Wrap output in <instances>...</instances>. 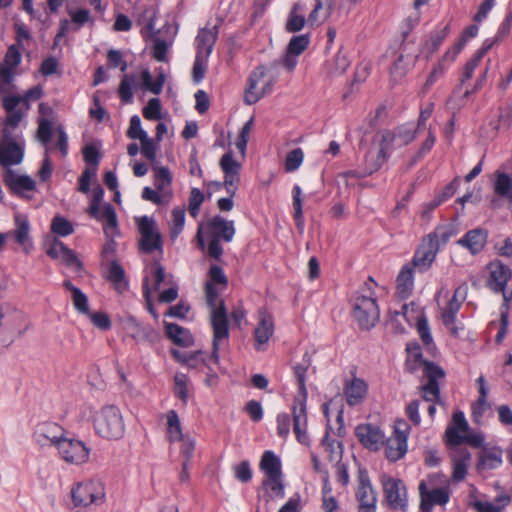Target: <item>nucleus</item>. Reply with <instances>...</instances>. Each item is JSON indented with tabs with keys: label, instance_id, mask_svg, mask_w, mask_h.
<instances>
[{
	"label": "nucleus",
	"instance_id": "1",
	"mask_svg": "<svg viewBox=\"0 0 512 512\" xmlns=\"http://www.w3.org/2000/svg\"><path fill=\"white\" fill-rule=\"evenodd\" d=\"M234 222L226 220L220 215L209 219L205 224H200L197 231V241L201 248L204 247L203 234L210 239L208 245V255L211 258L220 260L223 254L221 241L231 242L235 235Z\"/></svg>",
	"mask_w": 512,
	"mask_h": 512
},
{
	"label": "nucleus",
	"instance_id": "21",
	"mask_svg": "<svg viewBox=\"0 0 512 512\" xmlns=\"http://www.w3.org/2000/svg\"><path fill=\"white\" fill-rule=\"evenodd\" d=\"M23 48L17 45H10L5 54L4 62L0 67V94L7 90L14 77V69L21 62V50Z\"/></svg>",
	"mask_w": 512,
	"mask_h": 512
},
{
	"label": "nucleus",
	"instance_id": "30",
	"mask_svg": "<svg viewBox=\"0 0 512 512\" xmlns=\"http://www.w3.org/2000/svg\"><path fill=\"white\" fill-rule=\"evenodd\" d=\"M488 232L483 228L472 229L457 241V244L476 255L483 250L487 243Z\"/></svg>",
	"mask_w": 512,
	"mask_h": 512
},
{
	"label": "nucleus",
	"instance_id": "12",
	"mask_svg": "<svg viewBox=\"0 0 512 512\" xmlns=\"http://www.w3.org/2000/svg\"><path fill=\"white\" fill-rule=\"evenodd\" d=\"M71 496L74 505L78 507L101 505L105 501L104 485L98 479L85 480L72 489Z\"/></svg>",
	"mask_w": 512,
	"mask_h": 512
},
{
	"label": "nucleus",
	"instance_id": "60",
	"mask_svg": "<svg viewBox=\"0 0 512 512\" xmlns=\"http://www.w3.org/2000/svg\"><path fill=\"white\" fill-rule=\"evenodd\" d=\"M309 43L310 39L307 34L293 36L288 43L287 50H289V53L299 56L308 48Z\"/></svg>",
	"mask_w": 512,
	"mask_h": 512
},
{
	"label": "nucleus",
	"instance_id": "4",
	"mask_svg": "<svg viewBox=\"0 0 512 512\" xmlns=\"http://www.w3.org/2000/svg\"><path fill=\"white\" fill-rule=\"evenodd\" d=\"M220 291L213 283L205 284V296L211 309V325L213 328L212 359L219 360V344L229 336L228 317L223 300L219 299Z\"/></svg>",
	"mask_w": 512,
	"mask_h": 512
},
{
	"label": "nucleus",
	"instance_id": "15",
	"mask_svg": "<svg viewBox=\"0 0 512 512\" xmlns=\"http://www.w3.org/2000/svg\"><path fill=\"white\" fill-rule=\"evenodd\" d=\"M157 19V10L151 7L143 11L138 22L141 26V35L152 45L153 58L160 61V30L156 28Z\"/></svg>",
	"mask_w": 512,
	"mask_h": 512
},
{
	"label": "nucleus",
	"instance_id": "40",
	"mask_svg": "<svg viewBox=\"0 0 512 512\" xmlns=\"http://www.w3.org/2000/svg\"><path fill=\"white\" fill-rule=\"evenodd\" d=\"M179 25L172 19L171 22L167 21L164 28H162V62H168V52L173 45L174 39L178 33Z\"/></svg>",
	"mask_w": 512,
	"mask_h": 512
},
{
	"label": "nucleus",
	"instance_id": "55",
	"mask_svg": "<svg viewBox=\"0 0 512 512\" xmlns=\"http://www.w3.org/2000/svg\"><path fill=\"white\" fill-rule=\"evenodd\" d=\"M411 61L406 59L401 53L397 56L390 68V74L393 81L397 82L406 74Z\"/></svg>",
	"mask_w": 512,
	"mask_h": 512
},
{
	"label": "nucleus",
	"instance_id": "59",
	"mask_svg": "<svg viewBox=\"0 0 512 512\" xmlns=\"http://www.w3.org/2000/svg\"><path fill=\"white\" fill-rule=\"evenodd\" d=\"M208 58L209 57L196 54L192 69V79L194 83L198 84L204 79L207 71Z\"/></svg>",
	"mask_w": 512,
	"mask_h": 512
},
{
	"label": "nucleus",
	"instance_id": "50",
	"mask_svg": "<svg viewBox=\"0 0 512 512\" xmlns=\"http://www.w3.org/2000/svg\"><path fill=\"white\" fill-rule=\"evenodd\" d=\"M185 208L175 207L172 210L171 220L169 221L170 238L174 241L183 231L185 224Z\"/></svg>",
	"mask_w": 512,
	"mask_h": 512
},
{
	"label": "nucleus",
	"instance_id": "26",
	"mask_svg": "<svg viewBox=\"0 0 512 512\" xmlns=\"http://www.w3.org/2000/svg\"><path fill=\"white\" fill-rule=\"evenodd\" d=\"M259 322L254 330L255 349L264 350V345L269 341L274 333V322L272 315L265 309L258 311Z\"/></svg>",
	"mask_w": 512,
	"mask_h": 512
},
{
	"label": "nucleus",
	"instance_id": "62",
	"mask_svg": "<svg viewBox=\"0 0 512 512\" xmlns=\"http://www.w3.org/2000/svg\"><path fill=\"white\" fill-rule=\"evenodd\" d=\"M304 153L301 148H295L290 151L285 160V170L288 172L295 171L302 164Z\"/></svg>",
	"mask_w": 512,
	"mask_h": 512
},
{
	"label": "nucleus",
	"instance_id": "36",
	"mask_svg": "<svg viewBox=\"0 0 512 512\" xmlns=\"http://www.w3.org/2000/svg\"><path fill=\"white\" fill-rule=\"evenodd\" d=\"M166 337L175 345L189 347L194 343V338L190 331L178 324L164 322Z\"/></svg>",
	"mask_w": 512,
	"mask_h": 512
},
{
	"label": "nucleus",
	"instance_id": "9",
	"mask_svg": "<svg viewBox=\"0 0 512 512\" xmlns=\"http://www.w3.org/2000/svg\"><path fill=\"white\" fill-rule=\"evenodd\" d=\"M142 292L146 309L157 319V304L160 303V263L156 260L145 264Z\"/></svg>",
	"mask_w": 512,
	"mask_h": 512
},
{
	"label": "nucleus",
	"instance_id": "49",
	"mask_svg": "<svg viewBox=\"0 0 512 512\" xmlns=\"http://www.w3.org/2000/svg\"><path fill=\"white\" fill-rule=\"evenodd\" d=\"M190 380L187 375L183 373H176L174 376V395L177 397L183 405L187 404L189 391H190Z\"/></svg>",
	"mask_w": 512,
	"mask_h": 512
},
{
	"label": "nucleus",
	"instance_id": "34",
	"mask_svg": "<svg viewBox=\"0 0 512 512\" xmlns=\"http://www.w3.org/2000/svg\"><path fill=\"white\" fill-rule=\"evenodd\" d=\"M470 460L471 454L467 448L458 447L452 451L454 481L459 482L465 479Z\"/></svg>",
	"mask_w": 512,
	"mask_h": 512
},
{
	"label": "nucleus",
	"instance_id": "56",
	"mask_svg": "<svg viewBox=\"0 0 512 512\" xmlns=\"http://www.w3.org/2000/svg\"><path fill=\"white\" fill-rule=\"evenodd\" d=\"M455 234L456 231L452 227H439L434 232L428 234L426 238L435 242L439 249L440 245L446 244Z\"/></svg>",
	"mask_w": 512,
	"mask_h": 512
},
{
	"label": "nucleus",
	"instance_id": "29",
	"mask_svg": "<svg viewBox=\"0 0 512 512\" xmlns=\"http://www.w3.org/2000/svg\"><path fill=\"white\" fill-rule=\"evenodd\" d=\"M218 38V25L201 28L196 36V54L209 57Z\"/></svg>",
	"mask_w": 512,
	"mask_h": 512
},
{
	"label": "nucleus",
	"instance_id": "51",
	"mask_svg": "<svg viewBox=\"0 0 512 512\" xmlns=\"http://www.w3.org/2000/svg\"><path fill=\"white\" fill-rule=\"evenodd\" d=\"M449 33V26H445L441 30L433 31L423 44V49L428 52L429 55L433 54L438 50L444 39Z\"/></svg>",
	"mask_w": 512,
	"mask_h": 512
},
{
	"label": "nucleus",
	"instance_id": "24",
	"mask_svg": "<svg viewBox=\"0 0 512 512\" xmlns=\"http://www.w3.org/2000/svg\"><path fill=\"white\" fill-rule=\"evenodd\" d=\"M438 251L437 244L425 237L414 254L412 266L420 272L427 271L434 262Z\"/></svg>",
	"mask_w": 512,
	"mask_h": 512
},
{
	"label": "nucleus",
	"instance_id": "8",
	"mask_svg": "<svg viewBox=\"0 0 512 512\" xmlns=\"http://www.w3.org/2000/svg\"><path fill=\"white\" fill-rule=\"evenodd\" d=\"M132 87L154 94L160 93V75L153 78L148 68H141L138 72L126 74L119 86V96L124 103L132 101Z\"/></svg>",
	"mask_w": 512,
	"mask_h": 512
},
{
	"label": "nucleus",
	"instance_id": "33",
	"mask_svg": "<svg viewBox=\"0 0 512 512\" xmlns=\"http://www.w3.org/2000/svg\"><path fill=\"white\" fill-rule=\"evenodd\" d=\"M462 287H458L454 291L453 297L449 300L446 307L442 311V322L450 329L451 335L459 336V328L455 326L456 315L461 307V301L457 299L460 295Z\"/></svg>",
	"mask_w": 512,
	"mask_h": 512
},
{
	"label": "nucleus",
	"instance_id": "7",
	"mask_svg": "<svg viewBox=\"0 0 512 512\" xmlns=\"http://www.w3.org/2000/svg\"><path fill=\"white\" fill-rule=\"evenodd\" d=\"M219 165L224 173V186L229 196L220 198L217 207L222 212H228L234 207L233 197L240 185L241 163L233 157L232 152H228L221 157Z\"/></svg>",
	"mask_w": 512,
	"mask_h": 512
},
{
	"label": "nucleus",
	"instance_id": "16",
	"mask_svg": "<svg viewBox=\"0 0 512 512\" xmlns=\"http://www.w3.org/2000/svg\"><path fill=\"white\" fill-rule=\"evenodd\" d=\"M56 449L60 458L68 464L81 465L89 460L90 449L78 439L65 436Z\"/></svg>",
	"mask_w": 512,
	"mask_h": 512
},
{
	"label": "nucleus",
	"instance_id": "3",
	"mask_svg": "<svg viewBox=\"0 0 512 512\" xmlns=\"http://www.w3.org/2000/svg\"><path fill=\"white\" fill-rule=\"evenodd\" d=\"M8 90L0 94L2 107L7 114L4 124L5 139L11 137L10 128L15 129L30 110V101L37 100L42 96V89L39 86L27 90L23 96L9 94Z\"/></svg>",
	"mask_w": 512,
	"mask_h": 512
},
{
	"label": "nucleus",
	"instance_id": "57",
	"mask_svg": "<svg viewBox=\"0 0 512 512\" xmlns=\"http://www.w3.org/2000/svg\"><path fill=\"white\" fill-rule=\"evenodd\" d=\"M466 432H461L457 427H447L445 431V442L452 449L461 447L465 442Z\"/></svg>",
	"mask_w": 512,
	"mask_h": 512
},
{
	"label": "nucleus",
	"instance_id": "11",
	"mask_svg": "<svg viewBox=\"0 0 512 512\" xmlns=\"http://www.w3.org/2000/svg\"><path fill=\"white\" fill-rule=\"evenodd\" d=\"M383 503L392 511L407 512L408 495L404 482L388 475L381 476Z\"/></svg>",
	"mask_w": 512,
	"mask_h": 512
},
{
	"label": "nucleus",
	"instance_id": "13",
	"mask_svg": "<svg viewBox=\"0 0 512 512\" xmlns=\"http://www.w3.org/2000/svg\"><path fill=\"white\" fill-rule=\"evenodd\" d=\"M353 317L360 329L369 330L379 320L380 311L376 299L372 295H364L357 292L353 300Z\"/></svg>",
	"mask_w": 512,
	"mask_h": 512
},
{
	"label": "nucleus",
	"instance_id": "45",
	"mask_svg": "<svg viewBox=\"0 0 512 512\" xmlns=\"http://www.w3.org/2000/svg\"><path fill=\"white\" fill-rule=\"evenodd\" d=\"M452 54L453 50H448L445 52V54L442 56V58L438 61V63L430 72L425 83L426 87H430L431 85H433L439 78H441L445 74L449 64L452 63L457 57L454 56L452 58Z\"/></svg>",
	"mask_w": 512,
	"mask_h": 512
},
{
	"label": "nucleus",
	"instance_id": "6",
	"mask_svg": "<svg viewBox=\"0 0 512 512\" xmlns=\"http://www.w3.org/2000/svg\"><path fill=\"white\" fill-rule=\"evenodd\" d=\"M93 427L97 435L107 440H118L125 434L122 413L114 405H106L94 414Z\"/></svg>",
	"mask_w": 512,
	"mask_h": 512
},
{
	"label": "nucleus",
	"instance_id": "63",
	"mask_svg": "<svg viewBox=\"0 0 512 512\" xmlns=\"http://www.w3.org/2000/svg\"><path fill=\"white\" fill-rule=\"evenodd\" d=\"M477 33H478V26L477 25H470V26H468L464 30L461 38L458 40L457 43H455V45L451 49V50H453L452 58L454 56H457L461 52V50L464 48L466 43L470 39L474 38L477 35Z\"/></svg>",
	"mask_w": 512,
	"mask_h": 512
},
{
	"label": "nucleus",
	"instance_id": "23",
	"mask_svg": "<svg viewBox=\"0 0 512 512\" xmlns=\"http://www.w3.org/2000/svg\"><path fill=\"white\" fill-rule=\"evenodd\" d=\"M355 435L365 448L373 451L379 450L385 442V435L382 430L371 423L359 424L355 429Z\"/></svg>",
	"mask_w": 512,
	"mask_h": 512
},
{
	"label": "nucleus",
	"instance_id": "58",
	"mask_svg": "<svg viewBox=\"0 0 512 512\" xmlns=\"http://www.w3.org/2000/svg\"><path fill=\"white\" fill-rule=\"evenodd\" d=\"M53 233L65 237L73 233L74 229L70 221L61 216H55L51 223Z\"/></svg>",
	"mask_w": 512,
	"mask_h": 512
},
{
	"label": "nucleus",
	"instance_id": "10",
	"mask_svg": "<svg viewBox=\"0 0 512 512\" xmlns=\"http://www.w3.org/2000/svg\"><path fill=\"white\" fill-rule=\"evenodd\" d=\"M134 222L139 233V251L150 254L160 250V232L156 219L153 216L143 215L134 217Z\"/></svg>",
	"mask_w": 512,
	"mask_h": 512
},
{
	"label": "nucleus",
	"instance_id": "46",
	"mask_svg": "<svg viewBox=\"0 0 512 512\" xmlns=\"http://www.w3.org/2000/svg\"><path fill=\"white\" fill-rule=\"evenodd\" d=\"M63 286L72 293V302L75 309L81 314H89L90 310L87 296L69 280L64 281Z\"/></svg>",
	"mask_w": 512,
	"mask_h": 512
},
{
	"label": "nucleus",
	"instance_id": "47",
	"mask_svg": "<svg viewBox=\"0 0 512 512\" xmlns=\"http://www.w3.org/2000/svg\"><path fill=\"white\" fill-rule=\"evenodd\" d=\"M302 190L298 185H295L292 189V198H293V218L296 224V227L300 234L304 232V216L302 209V198H301Z\"/></svg>",
	"mask_w": 512,
	"mask_h": 512
},
{
	"label": "nucleus",
	"instance_id": "28",
	"mask_svg": "<svg viewBox=\"0 0 512 512\" xmlns=\"http://www.w3.org/2000/svg\"><path fill=\"white\" fill-rule=\"evenodd\" d=\"M15 229L8 235H12L14 241L20 245L25 254H29L33 249V243L30 237V224L26 216L16 214L14 217Z\"/></svg>",
	"mask_w": 512,
	"mask_h": 512
},
{
	"label": "nucleus",
	"instance_id": "53",
	"mask_svg": "<svg viewBox=\"0 0 512 512\" xmlns=\"http://www.w3.org/2000/svg\"><path fill=\"white\" fill-rule=\"evenodd\" d=\"M91 217L97 220H105L107 225L110 227H116L117 225V217L114 207L111 204H105L103 207L101 205L97 207V211L94 214H89Z\"/></svg>",
	"mask_w": 512,
	"mask_h": 512
},
{
	"label": "nucleus",
	"instance_id": "25",
	"mask_svg": "<svg viewBox=\"0 0 512 512\" xmlns=\"http://www.w3.org/2000/svg\"><path fill=\"white\" fill-rule=\"evenodd\" d=\"M34 439L40 445H45L49 441L57 448L60 441L65 438V430L54 422H43L36 426Z\"/></svg>",
	"mask_w": 512,
	"mask_h": 512
},
{
	"label": "nucleus",
	"instance_id": "2",
	"mask_svg": "<svg viewBox=\"0 0 512 512\" xmlns=\"http://www.w3.org/2000/svg\"><path fill=\"white\" fill-rule=\"evenodd\" d=\"M413 358V362H406V370L410 373H413L418 368H423V377L427 380V382L420 387V392L423 400L432 403L428 407V414L430 417H434L436 412L435 403H437L440 399V388L438 380L445 377V372L437 364L424 360L422 358V353L419 351L414 354Z\"/></svg>",
	"mask_w": 512,
	"mask_h": 512
},
{
	"label": "nucleus",
	"instance_id": "27",
	"mask_svg": "<svg viewBox=\"0 0 512 512\" xmlns=\"http://www.w3.org/2000/svg\"><path fill=\"white\" fill-rule=\"evenodd\" d=\"M47 254L51 258L61 259L66 266L73 268L76 272L82 269V263L76 253L61 241L54 240L47 249Z\"/></svg>",
	"mask_w": 512,
	"mask_h": 512
},
{
	"label": "nucleus",
	"instance_id": "61",
	"mask_svg": "<svg viewBox=\"0 0 512 512\" xmlns=\"http://www.w3.org/2000/svg\"><path fill=\"white\" fill-rule=\"evenodd\" d=\"M418 130L412 129L411 127L407 125H401L396 128L395 134L391 136L388 134L387 136H384V140H392L394 137H398L402 140L403 144H409L416 138Z\"/></svg>",
	"mask_w": 512,
	"mask_h": 512
},
{
	"label": "nucleus",
	"instance_id": "52",
	"mask_svg": "<svg viewBox=\"0 0 512 512\" xmlns=\"http://www.w3.org/2000/svg\"><path fill=\"white\" fill-rule=\"evenodd\" d=\"M349 66L350 60L348 59L347 54L342 50H339L333 58L332 62L328 64V72L331 75H341L348 69Z\"/></svg>",
	"mask_w": 512,
	"mask_h": 512
},
{
	"label": "nucleus",
	"instance_id": "20",
	"mask_svg": "<svg viewBox=\"0 0 512 512\" xmlns=\"http://www.w3.org/2000/svg\"><path fill=\"white\" fill-rule=\"evenodd\" d=\"M3 182L13 195L21 198L30 199L28 193L36 190V182L30 176L18 174L11 168L4 170Z\"/></svg>",
	"mask_w": 512,
	"mask_h": 512
},
{
	"label": "nucleus",
	"instance_id": "18",
	"mask_svg": "<svg viewBox=\"0 0 512 512\" xmlns=\"http://www.w3.org/2000/svg\"><path fill=\"white\" fill-rule=\"evenodd\" d=\"M409 429L403 420L396 422L394 435L385 444V455L389 461L396 462L405 456Z\"/></svg>",
	"mask_w": 512,
	"mask_h": 512
},
{
	"label": "nucleus",
	"instance_id": "48",
	"mask_svg": "<svg viewBox=\"0 0 512 512\" xmlns=\"http://www.w3.org/2000/svg\"><path fill=\"white\" fill-rule=\"evenodd\" d=\"M303 11V6L300 2H297L293 5V8L291 9L287 22H286V30L288 32H298L300 31L304 25H305V17L299 13Z\"/></svg>",
	"mask_w": 512,
	"mask_h": 512
},
{
	"label": "nucleus",
	"instance_id": "19",
	"mask_svg": "<svg viewBox=\"0 0 512 512\" xmlns=\"http://www.w3.org/2000/svg\"><path fill=\"white\" fill-rule=\"evenodd\" d=\"M358 501V512H376L377 493L365 469L358 471V487L355 493Z\"/></svg>",
	"mask_w": 512,
	"mask_h": 512
},
{
	"label": "nucleus",
	"instance_id": "31",
	"mask_svg": "<svg viewBox=\"0 0 512 512\" xmlns=\"http://www.w3.org/2000/svg\"><path fill=\"white\" fill-rule=\"evenodd\" d=\"M14 129L10 128L12 132ZM11 138L5 139L3 137V142L0 144V164L5 168H9L11 165L19 164L23 159V151L21 147L11 141Z\"/></svg>",
	"mask_w": 512,
	"mask_h": 512
},
{
	"label": "nucleus",
	"instance_id": "41",
	"mask_svg": "<svg viewBox=\"0 0 512 512\" xmlns=\"http://www.w3.org/2000/svg\"><path fill=\"white\" fill-rule=\"evenodd\" d=\"M107 278L119 293H124L128 290V280L126 279L124 269L119 263L115 261L111 263Z\"/></svg>",
	"mask_w": 512,
	"mask_h": 512
},
{
	"label": "nucleus",
	"instance_id": "14",
	"mask_svg": "<svg viewBox=\"0 0 512 512\" xmlns=\"http://www.w3.org/2000/svg\"><path fill=\"white\" fill-rule=\"evenodd\" d=\"M487 268L489 270L487 286L495 293H502L504 299L503 306L509 305L512 299V292L508 293L506 286L512 277L511 269L497 260L490 262Z\"/></svg>",
	"mask_w": 512,
	"mask_h": 512
},
{
	"label": "nucleus",
	"instance_id": "38",
	"mask_svg": "<svg viewBox=\"0 0 512 512\" xmlns=\"http://www.w3.org/2000/svg\"><path fill=\"white\" fill-rule=\"evenodd\" d=\"M502 449L499 447L484 448L477 463V470H493L502 464Z\"/></svg>",
	"mask_w": 512,
	"mask_h": 512
},
{
	"label": "nucleus",
	"instance_id": "35",
	"mask_svg": "<svg viewBox=\"0 0 512 512\" xmlns=\"http://www.w3.org/2000/svg\"><path fill=\"white\" fill-rule=\"evenodd\" d=\"M367 384L364 380L353 377L349 382H346L344 393L346 401L349 406H356L363 402L367 395Z\"/></svg>",
	"mask_w": 512,
	"mask_h": 512
},
{
	"label": "nucleus",
	"instance_id": "37",
	"mask_svg": "<svg viewBox=\"0 0 512 512\" xmlns=\"http://www.w3.org/2000/svg\"><path fill=\"white\" fill-rule=\"evenodd\" d=\"M282 477L283 475L265 476L262 480V489L264 491L263 499L266 503L275 498L284 497L285 492Z\"/></svg>",
	"mask_w": 512,
	"mask_h": 512
},
{
	"label": "nucleus",
	"instance_id": "64",
	"mask_svg": "<svg viewBox=\"0 0 512 512\" xmlns=\"http://www.w3.org/2000/svg\"><path fill=\"white\" fill-rule=\"evenodd\" d=\"M233 470L235 478L242 483H247L252 479V469L250 467V463L247 460H244L235 465Z\"/></svg>",
	"mask_w": 512,
	"mask_h": 512
},
{
	"label": "nucleus",
	"instance_id": "42",
	"mask_svg": "<svg viewBox=\"0 0 512 512\" xmlns=\"http://www.w3.org/2000/svg\"><path fill=\"white\" fill-rule=\"evenodd\" d=\"M166 437L170 442L180 441L183 437L181 422L175 410H169L166 414Z\"/></svg>",
	"mask_w": 512,
	"mask_h": 512
},
{
	"label": "nucleus",
	"instance_id": "54",
	"mask_svg": "<svg viewBox=\"0 0 512 512\" xmlns=\"http://www.w3.org/2000/svg\"><path fill=\"white\" fill-rule=\"evenodd\" d=\"M495 192L512 202V178L507 174H499L495 182Z\"/></svg>",
	"mask_w": 512,
	"mask_h": 512
},
{
	"label": "nucleus",
	"instance_id": "22",
	"mask_svg": "<svg viewBox=\"0 0 512 512\" xmlns=\"http://www.w3.org/2000/svg\"><path fill=\"white\" fill-rule=\"evenodd\" d=\"M420 495L419 512H431L433 505H445L450 495L446 488L429 490L425 481H421L418 487Z\"/></svg>",
	"mask_w": 512,
	"mask_h": 512
},
{
	"label": "nucleus",
	"instance_id": "39",
	"mask_svg": "<svg viewBox=\"0 0 512 512\" xmlns=\"http://www.w3.org/2000/svg\"><path fill=\"white\" fill-rule=\"evenodd\" d=\"M414 287L413 267L405 265L397 276V293L401 298H408Z\"/></svg>",
	"mask_w": 512,
	"mask_h": 512
},
{
	"label": "nucleus",
	"instance_id": "32",
	"mask_svg": "<svg viewBox=\"0 0 512 512\" xmlns=\"http://www.w3.org/2000/svg\"><path fill=\"white\" fill-rule=\"evenodd\" d=\"M265 77V68L257 67L249 76L247 88L245 90L244 100L247 104L252 105L263 97V90L259 84Z\"/></svg>",
	"mask_w": 512,
	"mask_h": 512
},
{
	"label": "nucleus",
	"instance_id": "17",
	"mask_svg": "<svg viewBox=\"0 0 512 512\" xmlns=\"http://www.w3.org/2000/svg\"><path fill=\"white\" fill-rule=\"evenodd\" d=\"M26 328L25 317L21 311L8 304L0 306V333H7L13 340L21 336Z\"/></svg>",
	"mask_w": 512,
	"mask_h": 512
},
{
	"label": "nucleus",
	"instance_id": "43",
	"mask_svg": "<svg viewBox=\"0 0 512 512\" xmlns=\"http://www.w3.org/2000/svg\"><path fill=\"white\" fill-rule=\"evenodd\" d=\"M265 476L282 475L281 462L272 451H265L259 464Z\"/></svg>",
	"mask_w": 512,
	"mask_h": 512
},
{
	"label": "nucleus",
	"instance_id": "44",
	"mask_svg": "<svg viewBox=\"0 0 512 512\" xmlns=\"http://www.w3.org/2000/svg\"><path fill=\"white\" fill-rule=\"evenodd\" d=\"M334 0H315V6L311 11L308 21L311 24L325 21L332 13Z\"/></svg>",
	"mask_w": 512,
	"mask_h": 512
},
{
	"label": "nucleus",
	"instance_id": "5",
	"mask_svg": "<svg viewBox=\"0 0 512 512\" xmlns=\"http://www.w3.org/2000/svg\"><path fill=\"white\" fill-rule=\"evenodd\" d=\"M307 366L296 365L294 367V375L296 377L299 389V397L294 400L292 407L293 414V431L296 435L297 440L308 446L310 439L307 434V412H306V400H307V389L305 385L306 381Z\"/></svg>",
	"mask_w": 512,
	"mask_h": 512
}]
</instances>
